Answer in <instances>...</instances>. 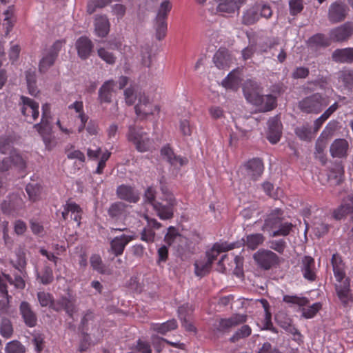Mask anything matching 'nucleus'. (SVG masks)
<instances>
[{"mask_svg": "<svg viewBox=\"0 0 353 353\" xmlns=\"http://www.w3.org/2000/svg\"><path fill=\"white\" fill-rule=\"evenodd\" d=\"M283 214L284 212L281 208L271 210L264 221L262 230L268 232L272 230V232L270 234V236L272 237L289 235L295 228V225L286 221Z\"/></svg>", "mask_w": 353, "mask_h": 353, "instance_id": "obj_1", "label": "nucleus"}, {"mask_svg": "<svg viewBox=\"0 0 353 353\" xmlns=\"http://www.w3.org/2000/svg\"><path fill=\"white\" fill-rule=\"evenodd\" d=\"M330 103L329 97L319 92L305 97L298 103L299 109L306 114H319Z\"/></svg>", "mask_w": 353, "mask_h": 353, "instance_id": "obj_2", "label": "nucleus"}, {"mask_svg": "<svg viewBox=\"0 0 353 353\" xmlns=\"http://www.w3.org/2000/svg\"><path fill=\"white\" fill-rule=\"evenodd\" d=\"M259 9H262V18L269 19L273 14L271 6L264 1H256L247 9L242 16V23L245 26L255 24L259 21Z\"/></svg>", "mask_w": 353, "mask_h": 353, "instance_id": "obj_3", "label": "nucleus"}, {"mask_svg": "<svg viewBox=\"0 0 353 353\" xmlns=\"http://www.w3.org/2000/svg\"><path fill=\"white\" fill-rule=\"evenodd\" d=\"M52 119L50 106L48 103L42 105V114L41 121L34 125L33 128L42 136L46 147H50L51 143Z\"/></svg>", "mask_w": 353, "mask_h": 353, "instance_id": "obj_4", "label": "nucleus"}, {"mask_svg": "<svg viewBox=\"0 0 353 353\" xmlns=\"http://www.w3.org/2000/svg\"><path fill=\"white\" fill-rule=\"evenodd\" d=\"M171 9L172 4L170 1L165 0L161 3L158 10L155 18L154 28L156 30V38L159 41L165 37L167 32L166 19Z\"/></svg>", "mask_w": 353, "mask_h": 353, "instance_id": "obj_5", "label": "nucleus"}, {"mask_svg": "<svg viewBox=\"0 0 353 353\" xmlns=\"http://www.w3.org/2000/svg\"><path fill=\"white\" fill-rule=\"evenodd\" d=\"M64 43V40H57L45 50L39 63V71L41 73H46L50 68L54 65Z\"/></svg>", "mask_w": 353, "mask_h": 353, "instance_id": "obj_6", "label": "nucleus"}, {"mask_svg": "<svg viewBox=\"0 0 353 353\" xmlns=\"http://www.w3.org/2000/svg\"><path fill=\"white\" fill-rule=\"evenodd\" d=\"M146 135V133L143 131L141 128L134 125H130L128 127V139L132 142L135 145L137 150L141 152L149 150L151 145V141Z\"/></svg>", "mask_w": 353, "mask_h": 353, "instance_id": "obj_7", "label": "nucleus"}, {"mask_svg": "<svg viewBox=\"0 0 353 353\" xmlns=\"http://www.w3.org/2000/svg\"><path fill=\"white\" fill-rule=\"evenodd\" d=\"M257 265L263 270L276 267L279 263V257L271 250L260 249L253 255Z\"/></svg>", "mask_w": 353, "mask_h": 353, "instance_id": "obj_8", "label": "nucleus"}, {"mask_svg": "<svg viewBox=\"0 0 353 353\" xmlns=\"http://www.w3.org/2000/svg\"><path fill=\"white\" fill-rule=\"evenodd\" d=\"M349 12V6L344 1H335L328 7L327 20L332 24L341 23L347 18Z\"/></svg>", "mask_w": 353, "mask_h": 353, "instance_id": "obj_9", "label": "nucleus"}, {"mask_svg": "<svg viewBox=\"0 0 353 353\" xmlns=\"http://www.w3.org/2000/svg\"><path fill=\"white\" fill-rule=\"evenodd\" d=\"M247 315L235 314L229 318H223L217 320L213 325L214 329L217 332L228 333L235 327L245 323Z\"/></svg>", "mask_w": 353, "mask_h": 353, "instance_id": "obj_10", "label": "nucleus"}, {"mask_svg": "<svg viewBox=\"0 0 353 353\" xmlns=\"http://www.w3.org/2000/svg\"><path fill=\"white\" fill-rule=\"evenodd\" d=\"M162 201L154 203L153 208L160 219L163 220L170 219L174 216V209L176 205V201L174 195H168V197L161 199Z\"/></svg>", "mask_w": 353, "mask_h": 353, "instance_id": "obj_11", "label": "nucleus"}, {"mask_svg": "<svg viewBox=\"0 0 353 353\" xmlns=\"http://www.w3.org/2000/svg\"><path fill=\"white\" fill-rule=\"evenodd\" d=\"M12 168L19 172H25L27 168L26 161L19 152L11 153L8 157L0 160L1 173L8 172Z\"/></svg>", "mask_w": 353, "mask_h": 353, "instance_id": "obj_12", "label": "nucleus"}, {"mask_svg": "<svg viewBox=\"0 0 353 353\" xmlns=\"http://www.w3.org/2000/svg\"><path fill=\"white\" fill-rule=\"evenodd\" d=\"M24 207L22 198L15 194H10L1 203V211L6 215L17 216Z\"/></svg>", "mask_w": 353, "mask_h": 353, "instance_id": "obj_13", "label": "nucleus"}, {"mask_svg": "<svg viewBox=\"0 0 353 353\" xmlns=\"http://www.w3.org/2000/svg\"><path fill=\"white\" fill-rule=\"evenodd\" d=\"M20 100L21 114L25 117L27 122L32 123L39 117V103L25 96H21Z\"/></svg>", "mask_w": 353, "mask_h": 353, "instance_id": "obj_14", "label": "nucleus"}, {"mask_svg": "<svg viewBox=\"0 0 353 353\" xmlns=\"http://www.w3.org/2000/svg\"><path fill=\"white\" fill-rule=\"evenodd\" d=\"M353 35V22L347 21L330 31V39L334 42L342 43L348 41Z\"/></svg>", "mask_w": 353, "mask_h": 353, "instance_id": "obj_15", "label": "nucleus"}, {"mask_svg": "<svg viewBox=\"0 0 353 353\" xmlns=\"http://www.w3.org/2000/svg\"><path fill=\"white\" fill-rule=\"evenodd\" d=\"M129 205L122 201L112 203L107 210L109 219L114 223L125 221L129 214Z\"/></svg>", "mask_w": 353, "mask_h": 353, "instance_id": "obj_16", "label": "nucleus"}, {"mask_svg": "<svg viewBox=\"0 0 353 353\" xmlns=\"http://www.w3.org/2000/svg\"><path fill=\"white\" fill-rule=\"evenodd\" d=\"M245 176L250 180L256 181L263 174L264 166L259 158H253L243 165Z\"/></svg>", "mask_w": 353, "mask_h": 353, "instance_id": "obj_17", "label": "nucleus"}, {"mask_svg": "<svg viewBox=\"0 0 353 353\" xmlns=\"http://www.w3.org/2000/svg\"><path fill=\"white\" fill-rule=\"evenodd\" d=\"M300 270L306 280L313 282L316 281L317 268L314 259L310 256H304L300 261Z\"/></svg>", "mask_w": 353, "mask_h": 353, "instance_id": "obj_18", "label": "nucleus"}, {"mask_svg": "<svg viewBox=\"0 0 353 353\" xmlns=\"http://www.w3.org/2000/svg\"><path fill=\"white\" fill-rule=\"evenodd\" d=\"M135 239V235H127L125 234L115 236L110 242V252H112L114 256L121 255L126 245Z\"/></svg>", "mask_w": 353, "mask_h": 353, "instance_id": "obj_19", "label": "nucleus"}, {"mask_svg": "<svg viewBox=\"0 0 353 353\" xmlns=\"http://www.w3.org/2000/svg\"><path fill=\"white\" fill-rule=\"evenodd\" d=\"M116 193L119 199L130 203H136L140 199V193L131 185L122 184L117 187Z\"/></svg>", "mask_w": 353, "mask_h": 353, "instance_id": "obj_20", "label": "nucleus"}, {"mask_svg": "<svg viewBox=\"0 0 353 353\" xmlns=\"http://www.w3.org/2000/svg\"><path fill=\"white\" fill-rule=\"evenodd\" d=\"M51 308L56 312L64 310L70 318H73L74 314L77 312L74 301L66 296H61L54 301Z\"/></svg>", "mask_w": 353, "mask_h": 353, "instance_id": "obj_21", "label": "nucleus"}, {"mask_svg": "<svg viewBox=\"0 0 353 353\" xmlns=\"http://www.w3.org/2000/svg\"><path fill=\"white\" fill-rule=\"evenodd\" d=\"M78 56L83 60L87 59L92 52L94 44L86 36L80 37L75 42Z\"/></svg>", "mask_w": 353, "mask_h": 353, "instance_id": "obj_22", "label": "nucleus"}, {"mask_svg": "<svg viewBox=\"0 0 353 353\" xmlns=\"http://www.w3.org/2000/svg\"><path fill=\"white\" fill-rule=\"evenodd\" d=\"M135 112L138 116H142L143 119L146 118L147 116L152 114L154 111H159L158 106H153L147 97L145 95L141 96L139 99V103L134 107Z\"/></svg>", "mask_w": 353, "mask_h": 353, "instance_id": "obj_23", "label": "nucleus"}, {"mask_svg": "<svg viewBox=\"0 0 353 353\" xmlns=\"http://www.w3.org/2000/svg\"><path fill=\"white\" fill-rule=\"evenodd\" d=\"M268 123L267 139L270 143H276L280 140L281 135V124L278 116L271 117Z\"/></svg>", "mask_w": 353, "mask_h": 353, "instance_id": "obj_24", "label": "nucleus"}, {"mask_svg": "<svg viewBox=\"0 0 353 353\" xmlns=\"http://www.w3.org/2000/svg\"><path fill=\"white\" fill-rule=\"evenodd\" d=\"M337 282L338 283L335 284L336 294L341 303L346 305L352 299L350 279L345 278L344 280Z\"/></svg>", "mask_w": 353, "mask_h": 353, "instance_id": "obj_25", "label": "nucleus"}, {"mask_svg": "<svg viewBox=\"0 0 353 353\" xmlns=\"http://www.w3.org/2000/svg\"><path fill=\"white\" fill-rule=\"evenodd\" d=\"M19 312L25 324L27 326L30 327L36 326L37 323V316L29 303L27 301H22L19 306Z\"/></svg>", "mask_w": 353, "mask_h": 353, "instance_id": "obj_26", "label": "nucleus"}, {"mask_svg": "<svg viewBox=\"0 0 353 353\" xmlns=\"http://www.w3.org/2000/svg\"><path fill=\"white\" fill-rule=\"evenodd\" d=\"M235 248L236 243H216L210 250L206 252L205 258L212 265L221 252L231 250Z\"/></svg>", "mask_w": 353, "mask_h": 353, "instance_id": "obj_27", "label": "nucleus"}, {"mask_svg": "<svg viewBox=\"0 0 353 353\" xmlns=\"http://www.w3.org/2000/svg\"><path fill=\"white\" fill-rule=\"evenodd\" d=\"M259 89L257 83L253 81L248 80L245 83L243 88V94L249 102L255 104L261 101Z\"/></svg>", "mask_w": 353, "mask_h": 353, "instance_id": "obj_28", "label": "nucleus"}, {"mask_svg": "<svg viewBox=\"0 0 353 353\" xmlns=\"http://www.w3.org/2000/svg\"><path fill=\"white\" fill-rule=\"evenodd\" d=\"M116 82L113 80L105 81L99 90L98 100L100 103H110L112 102L114 88Z\"/></svg>", "mask_w": 353, "mask_h": 353, "instance_id": "obj_29", "label": "nucleus"}, {"mask_svg": "<svg viewBox=\"0 0 353 353\" xmlns=\"http://www.w3.org/2000/svg\"><path fill=\"white\" fill-rule=\"evenodd\" d=\"M349 144L344 139H337L334 141L330 148V154L333 158H344L347 155Z\"/></svg>", "mask_w": 353, "mask_h": 353, "instance_id": "obj_30", "label": "nucleus"}, {"mask_svg": "<svg viewBox=\"0 0 353 353\" xmlns=\"http://www.w3.org/2000/svg\"><path fill=\"white\" fill-rule=\"evenodd\" d=\"M332 60L339 63H352L353 48L336 49L332 54Z\"/></svg>", "mask_w": 353, "mask_h": 353, "instance_id": "obj_31", "label": "nucleus"}, {"mask_svg": "<svg viewBox=\"0 0 353 353\" xmlns=\"http://www.w3.org/2000/svg\"><path fill=\"white\" fill-rule=\"evenodd\" d=\"M94 32L101 38L105 37L110 32V22L105 15H96L94 19Z\"/></svg>", "mask_w": 353, "mask_h": 353, "instance_id": "obj_32", "label": "nucleus"}, {"mask_svg": "<svg viewBox=\"0 0 353 353\" xmlns=\"http://www.w3.org/2000/svg\"><path fill=\"white\" fill-rule=\"evenodd\" d=\"M344 168L341 162H336L330 168L327 179L331 185H339L343 180Z\"/></svg>", "mask_w": 353, "mask_h": 353, "instance_id": "obj_33", "label": "nucleus"}, {"mask_svg": "<svg viewBox=\"0 0 353 353\" xmlns=\"http://www.w3.org/2000/svg\"><path fill=\"white\" fill-rule=\"evenodd\" d=\"M161 154L163 159L167 161L171 165L181 167L186 164L188 160L186 158H183L174 154L172 148L169 146H164L161 150Z\"/></svg>", "mask_w": 353, "mask_h": 353, "instance_id": "obj_34", "label": "nucleus"}, {"mask_svg": "<svg viewBox=\"0 0 353 353\" xmlns=\"http://www.w3.org/2000/svg\"><path fill=\"white\" fill-rule=\"evenodd\" d=\"M242 244L252 250H256L259 245H262L265 241V236L260 233L251 234L246 236V239H242ZM236 248L239 247L241 243H235Z\"/></svg>", "mask_w": 353, "mask_h": 353, "instance_id": "obj_35", "label": "nucleus"}, {"mask_svg": "<svg viewBox=\"0 0 353 353\" xmlns=\"http://www.w3.org/2000/svg\"><path fill=\"white\" fill-rule=\"evenodd\" d=\"M213 61L219 69H226L230 66V57L225 50L219 49L214 54Z\"/></svg>", "mask_w": 353, "mask_h": 353, "instance_id": "obj_36", "label": "nucleus"}, {"mask_svg": "<svg viewBox=\"0 0 353 353\" xmlns=\"http://www.w3.org/2000/svg\"><path fill=\"white\" fill-rule=\"evenodd\" d=\"M350 214L353 220V206L351 202L347 201V196L343 201L342 204L334 211V217L340 220L347 215Z\"/></svg>", "mask_w": 353, "mask_h": 353, "instance_id": "obj_37", "label": "nucleus"}, {"mask_svg": "<svg viewBox=\"0 0 353 353\" xmlns=\"http://www.w3.org/2000/svg\"><path fill=\"white\" fill-rule=\"evenodd\" d=\"M179 317L181 321L182 326L185 329L187 332H192L196 333V328L192 323L190 321V315L189 311L184 306L179 307L178 310Z\"/></svg>", "mask_w": 353, "mask_h": 353, "instance_id": "obj_38", "label": "nucleus"}, {"mask_svg": "<svg viewBox=\"0 0 353 353\" xmlns=\"http://www.w3.org/2000/svg\"><path fill=\"white\" fill-rule=\"evenodd\" d=\"M177 238V243H176L174 246L175 247L179 255L183 257L190 254L192 253L190 247L191 241L183 235Z\"/></svg>", "mask_w": 353, "mask_h": 353, "instance_id": "obj_39", "label": "nucleus"}, {"mask_svg": "<svg viewBox=\"0 0 353 353\" xmlns=\"http://www.w3.org/2000/svg\"><path fill=\"white\" fill-rule=\"evenodd\" d=\"M94 313L91 310H87L83 312V316L81 317L78 329L81 332V334L84 335L85 338L89 337L88 334L87 333L88 330V325L90 322H92L94 320Z\"/></svg>", "mask_w": 353, "mask_h": 353, "instance_id": "obj_40", "label": "nucleus"}, {"mask_svg": "<svg viewBox=\"0 0 353 353\" xmlns=\"http://www.w3.org/2000/svg\"><path fill=\"white\" fill-rule=\"evenodd\" d=\"M260 101L259 103L254 105L261 106L263 112H268L272 110L276 106V98L272 94L259 96Z\"/></svg>", "mask_w": 353, "mask_h": 353, "instance_id": "obj_41", "label": "nucleus"}, {"mask_svg": "<svg viewBox=\"0 0 353 353\" xmlns=\"http://www.w3.org/2000/svg\"><path fill=\"white\" fill-rule=\"evenodd\" d=\"M194 266V273L199 277H203L209 274L212 268V264L205 258L196 261Z\"/></svg>", "mask_w": 353, "mask_h": 353, "instance_id": "obj_42", "label": "nucleus"}, {"mask_svg": "<svg viewBox=\"0 0 353 353\" xmlns=\"http://www.w3.org/2000/svg\"><path fill=\"white\" fill-rule=\"evenodd\" d=\"M279 325L283 328L287 332L293 335L300 334L298 330L292 324V320L284 316L283 314H277L275 317Z\"/></svg>", "mask_w": 353, "mask_h": 353, "instance_id": "obj_43", "label": "nucleus"}, {"mask_svg": "<svg viewBox=\"0 0 353 353\" xmlns=\"http://www.w3.org/2000/svg\"><path fill=\"white\" fill-rule=\"evenodd\" d=\"M28 92L32 96H37L39 90L37 87V75L34 70L30 69L25 72Z\"/></svg>", "mask_w": 353, "mask_h": 353, "instance_id": "obj_44", "label": "nucleus"}, {"mask_svg": "<svg viewBox=\"0 0 353 353\" xmlns=\"http://www.w3.org/2000/svg\"><path fill=\"white\" fill-rule=\"evenodd\" d=\"M17 259L16 261H11L10 263L12 266L18 270L21 274L25 272V269L27 265L26 253L21 248H18L16 252Z\"/></svg>", "mask_w": 353, "mask_h": 353, "instance_id": "obj_45", "label": "nucleus"}, {"mask_svg": "<svg viewBox=\"0 0 353 353\" xmlns=\"http://www.w3.org/2000/svg\"><path fill=\"white\" fill-rule=\"evenodd\" d=\"M309 45L312 48H325L330 46V42L323 34H316L309 39Z\"/></svg>", "mask_w": 353, "mask_h": 353, "instance_id": "obj_46", "label": "nucleus"}, {"mask_svg": "<svg viewBox=\"0 0 353 353\" xmlns=\"http://www.w3.org/2000/svg\"><path fill=\"white\" fill-rule=\"evenodd\" d=\"M17 152L14 150L13 141L10 137L2 136L0 137V153L2 154Z\"/></svg>", "mask_w": 353, "mask_h": 353, "instance_id": "obj_47", "label": "nucleus"}, {"mask_svg": "<svg viewBox=\"0 0 353 353\" xmlns=\"http://www.w3.org/2000/svg\"><path fill=\"white\" fill-rule=\"evenodd\" d=\"M177 327V322L175 319L169 320L161 324H155L153 327L154 331L161 334L174 330Z\"/></svg>", "mask_w": 353, "mask_h": 353, "instance_id": "obj_48", "label": "nucleus"}, {"mask_svg": "<svg viewBox=\"0 0 353 353\" xmlns=\"http://www.w3.org/2000/svg\"><path fill=\"white\" fill-rule=\"evenodd\" d=\"M239 83V78L234 70L230 72L223 80L222 85L227 89L236 90Z\"/></svg>", "mask_w": 353, "mask_h": 353, "instance_id": "obj_49", "label": "nucleus"}, {"mask_svg": "<svg viewBox=\"0 0 353 353\" xmlns=\"http://www.w3.org/2000/svg\"><path fill=\"white\" fill-rule=\"evenodd\" d=\"M217 1V11L226 13H234L236 11L234 0H215Z\"/></svg>", "mask_w": 353, "mask_h": 353, "instance_id": "obj_50", "label": "nucleus"}, {"mask_svg": "<svg viewBox=\"0 0 353 353\" xmlns=\"http://www.w3.org/2000/svg\"><path fill=\"white\" fill-rule=\"evenodd\" d=\"M68 208L70 210V217L79 226L81 219V208L79 205L73 202H68Z\"/></svg>", "mask_w": 353, "mask_h": 353, "instance_id": "obj_51", "label": "nucleus"}, {"mask_svg": "<svg viewBox=\"0 0 353 353\" xmlns=\"http://www.w3.org/2000/svg\"><path fill=\"white\" fill-rule=\"evenodd\" d=\"M252 330L248 325H244L238 329L234 334L230 337V341L235 343L241 339L246 338L251 334Z\"/></svg>", "mask_w": 353, "mask_h": 353, "instance_id": "obj_52", "label": "nucleus"}, {"mask_svg": "<svg viewBox=\"0 0 353 353\" xmlns=\"http://www.w3.org/2000/svg\"><path fill=\"white\" fill-rule=\"evenodd\" d=\"M26 191L31 201H36L41 191V186L38 183H29L26 185Z\"/></svg>", "mask_w": 353, "mask_h": 353, "instance_id": "obj_53", "label": "nucleus"}, {"mask_svg": "<svg viewBox=\"0 0 353 353\" xmlns=\"http://www.w3.org/2000/svg\"><path fill=\"white\" fill-rule=\"evenodd\" d=\"M5 351L6 353H26V347L20 341L13 340L6 344Z\"/></svg>", "mask_w": 353, "mask_h": 353, "instance_id": "obj_54", "label": "nucleus"}, {"mask_svg": "<svg viewBox=\"0 0 353 353\" xmlns=\"http://www.w3.org/2000/svg\"><path fill=\"white\" fill-rule=\"evenodd\" d=\"M98 56L109 65H113L116 62L117 57L112 52L104 48H100L97 50Z\"/></svg>", "mask_w": 353, "mask_h": 353, "instance_id": "obj_55", "label": "nucleus"}, {"mask_svg": "<svg viewBox=\"0 0 353 353\" xmlns=\"http://www.w3.org/2000/svg\"><path fill=\"white\" fill-rule=\"evenodd\" d=\"M13 332L12 325L10 319L3 318L0 323V333L5 338H10Z\"/></svg>", "mask_w": 353, "mask_h": 353, "instance_id": "obj_56", "label": "nucleus"}, {"mask_svg": "<svg viewBox=\"0 0 353 353\" xmlns=\"http://www.w3.org/2000/svg\"><path fill=\"white\" fill-rule=\"evenodd\" d=\"M141 63L143 65L150 68L152 63L151 49L148 44L143 46L141 50Z\"/></svg>", "mask_w": 353, "mask_h": 353, "instance_id": "obj_57", "label": "nucleus"}, {"mask_svg": "<svg viewBox=\"0 0 353 353\" xmlns=\"http://www.w3.org/2000/svg\"><path fill=\"white\" fill-rule=\"evenodd\" d=\"M283 301L287 303L295 304L301 307L307 305L309 303V300L307 298L298 296L285 295Z\"/></svg>", "mask_w": 353, "mask_h": 353, "instance_id": "obj_58", "label": "nucleus"}, {"mask_svg": "<svg viewBox=\"0 0 353 353\" xmlns=\"http://www.w3.org/2000/svg\"><path fill=\"white\" fill-rule=\"evenodd\" d=\"M321 303H315L308 307H303L302 316L305 319L312 318L321 309Z\"/></svg>", "mask_w": 353, "mask_h": 353, "instance_id": "obj_59", "label": "nucleus"}, {"mask_svg": "<svg viewBox=\"0 0 353 353\" xmlns=\"http://www.w3.org/2000/svg\"><path fill=\"white\" fill-rule=\"evenodd\" d=\"M90 264L93 270L101 274H103L105 271V265L99 255L94 254L90 257Z\"/></svg>", "mask_w": 353, "mask_h": 353, "instance_id": "obj_60", "label": "nucleus"}, {"mask_svg": "<svg viewBox=\"0 0 353 353\" xmlns=\"http://www.w3.org/2000/svg\"><path fill=\"white\" fill-rule=\"evenodd\" d=\"M181 234H180L175 228L174 227H170L168 228V232L165 236V241L169 245H174L176 243H177L178 238L180 237Z\"/></svg>", "mask_w": 353, "mask_h": 353, "instance_id": "obj_61", "label": "nucleus"}, {"mask_svg": "<svg viewBox=\"0 0 353 353\" xmlns=\"http://www.w3.org/2000/svg\"><path fill=\"white\" fill-rule=\"evenodd\" d=\"M37 298L42 307L49 306L51 308V305L54 303L51 294L45 292H38Z\"/></svg>", "mask_w": 353, "mask_h": 353, "instance_id": "obj_62", "label": "nucleus"}, {"mask_svg": "<svg viewBox=\"0 0 353 353\" xmlns=\"http://www.w3.org/2000/svg\"><path fill=\"white\" fill-rule=\"evenodd\" d=\"M296 134L304 141H310L312 139V132L310 128L301 126L295 130Z\"/></svg>", "mask_w": 353, "mask_h": 353, "instance_id": "obj_63", "label": "nucleus"}, {"mask_svg": "<svg viewBox=\"0 0 353 353\" xmlns=\"http://www.w3.org/2000/svg\"><path fill=\"white\" fill-rule=\"evenodd\" d=\"M133 349L139 353H152L150 343L147 341L139 339Z\"/></svg>", "mask_w": 353, "mask_h": 353, "instance_id": "obj_64", "label": "nucleus"}]
</instances>
